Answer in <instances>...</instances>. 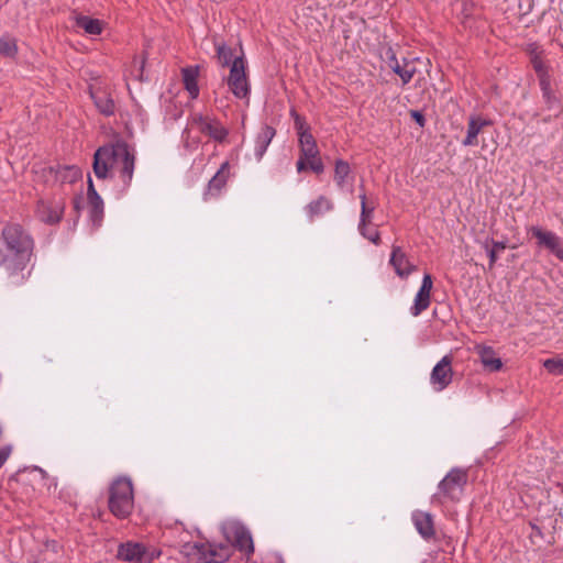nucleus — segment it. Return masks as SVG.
<instances>
[{
  "mask_svg": "<svg viewBox=\"0 0 563 563\" xmlns=\"http://www.w3.org/2000/svg\"><path fill=\"white\" fill-rule=\"evenodd\" d=\"M410 117L415 120V122L417 124H419V126L423 128L424 124H426V118L424 115L418 111V110H411L410 111Z\"/></svg>",
  "mask_w": 563,
  "mask_h": 563,
  "instance_id": "79ce46f5",
  "label": "nucleus"
},
{
  "mask_svg": "<svg viewBox=\"0 0 563 563\" xmlns=\"http://www.w3.org/2000/svg\"><path fill=\"white\" fill-rule=\"evenodd\" d=\"M18 52L16 42L13 37H0V55L5 57H13Z\"/></svg>",
  "mask_w": 563,
  "mask_h": 563,
  "instance_id": "72a5a7b5",
  "label": "nucleus"
},
{
  "mask_svg": "<svg viewBox=\"0 0 563 563\" xmlns=\"http://www.w3.org/2000/svg\"><path fill=\"white\" fill-rule=\"evenodd\" d=\"M385 56L388 67L400 77L402 85L409 84L416 74V67L407 62L406 58H404V64L401 65L391 47L386 49Z\"/></svg>",
  "mask_w": 563,
  "mask_h": 563,
  "instance_id": "9b49d317",
  "label": "nucleus"
},
{
  "mask_svg": "<svg viewBox=\"0 0 563 563\" xmlns=\"http://www.w3.org/2000/svg\"><path fill=\"white\" fill-rule=\"evenodd\" d=\"M194 121L201 133L209 135L218 142H223L229 134L228 130L217 119L197 115L194 118Z\"/></svg>",
  "mask_w": 563,
  "mask_h": 563,
  "instance_id": "2eb2a0df",
  "label": "nucleus"
},
{
  "mask_svg": "<svg viewBox=\"0 0 563 563\" xmlns=\"http://www.w3.org/2000/svg\"><path fill=\"white\" fill-rule=\"evenodd\" d=\"M2 240L5 245L2 262L7 263L9 258H12L15 268L23 269L33 253L34 241L32 236L20 224L12 223L3 228Z\"/></svg>",
  "mask_w": 563,
  "mask_h": 563,
  "instance_id": "f03ea898",
  "label": "nucleus"
},
{
  "mask_svg": "<svg viewBox=\"0 0 563 563\" xmlns=\"http://www.w3.org/2000/svg\"><path fill=\"white\" fill-rule=\"evenodd\" d=\"M411 520L423 540L430 541L435 538L434 519L430 512L415 510L411 515Z\"/></svg>",
  "mask_w": 563,
  "mask_h": 563,
  "instance_id": "4468645a",
  "label": "nucleus"
},
{
  "mask_svg": "<svg viewBox=\"0 0 563 563\" xmlns=\"http://www.w3.org/2000/svg\"><path fill=\"white\" fill-rule=\"evenodd\" d=\"M55 177L60 183L73 184L81 177V172L77 166H59L55 170Z\"/></svg>",
  "mask_w": 563,
  "mask_h": 563,
  "instance_id": "bb28decb",
  "label": "nucleus"
},
{
  "mask_svg": "<svg viewBox=\"0 0 563 563\" xmlns=\"http://www.w3.org/2000/svg\"><path fill=\"white\" fill-rule=\"evenodd\" d=\"M161 551L146 548L143 543L128 541L118 547L117 558L130 563H152L159 558Z\"/></svg>",
  "mask_w": 563,
  "mask_h": 563,
  "instance_id": "423d86ee",
  "label": "nucleus"
},
{
  "mask_svg": "<svg viewBox=\"0 0 563 563\" xmlns=\"http://www.w3.org/2000/svg\"><path fill=\"white\" fill-rule=\"evenodd\" d=\"M334 205L331 199L325 196H319L316 200H312L306 206V212L310 221L316 218L323 216L327 212L332 211Z\"/></svg>",
  "mask_w": 563,
  "mask_h": 563,
  "instance_id": "5701e85b",
  "label": "nucleus"
},
{
  "mask_svg": "<svg viewBox=\"0 0 563 563\" xmlns=\"http://www.w3.org/2000/svg\"><path fill=\"white\" fill-rule=\"evenodd\" d=\"M554 118H555V117H554V113H553V114H550V115L543 117V118L541 119V122H543V123H550Z\"/></svg>",
  "mask_w": 563,
  "mask_h": 563,
  "instance_id": "a18cd8bd",
  "label": "nucleus"
},
{
  "mask_svg": "<svg viewBox=\"0 0 563 563\" xmlns=\"http://www.w3.org/2000/svg\"><path fill=\"white\" fill-rule=\"evenodd\" d=\"M296 168H297L298 173L305 172L308 168V161H307V158L302 157L301 155H299V158H298V161L296 163Z\"/></svg>",
  "mask_w": 563,
  "mask_h": 563,
  "instance_id": "37998d69",
  "label": "nucleus"
},
{
  "mask_svg": "<svg viewBox=\"0 0 563 563\" xmlns=\"http://www.w3.org/2000/svg\"><path fill=\"white\" fill-rule=\"evenodd\" d=\"M74 209L78 212L81 208V197H76L73 200Z\"/></svg>",
  "mask_w": 563,
  "mask_h": 563,
  "instance_id": "c03bdc74",
  "label": "nucleus"
},
{
  "mask_svg": "<svg viewBox=\"0 0 563 563\" xmlns=\"http://www.w3.org/2000/svg\"><path fill=\"white\" fill-rule=\"evenodd\" d=\"M183 84L188 91L191 99H197L199 96V66H188L181 69Z\"/></svg>",
  "mask_w": 563,
  "mask_h": 563,
  "instance_id": "4be33fe9",
  "label": "nucleus"
},
{
  "mask_svg": "<svg viewBox=\"0 0 563 563\" xmlns=\"http://www.w3.org/2000/svg\"><path fill=\"white\" fill-rule=\"evenodd\" d=\"M538 80H539V86H540L542 95L553 91V89L551 87L550 73L545 74V75L538 76Z\"/></svg>",
  "mask_w": 563,
  "mask_h": 563,
  "instance_id": "58836bf2",
  "label": "nucleus"
},
{
  "mask_svg": "<svg viewBox=\"0 0 563 563\" xmlns=\"http://www.w3.org/2000/svg\"><path fill=\"white\" fill-rule=\"evenodd\" d=\"M476 351L481 363L486 369L497 372L503 367L501 360L496 356V352L492 346L478 345L476 346Z\"/></svg>",
  "mask_w": 563,
  "mask_h": 563,
  "instance_id": "b1692460",
  "label": "nucleus"
},
{
  "mask_svg": "<svg viewBox=\"0 0 563 563\" xmlns=\"http://www.w3.org/2000/svg\"><path fill=\"white\" fill-rule=\"evenodd\" d=\"M452 377V356L445 355L433 367L430 375V383L434 390L441 391L451 384Z\"/></svg>",
  "mask_w": 563,
  "mask_h": 563,
  "instance_id": "1a4fd4ad",
  "label": "nucleus"
},
{
  "mask_svg": "<svg viewBox=\"0 0 563 563\" xmlns=\"http://www.w3.org/2000/svg\"><path fill=\"white\" fill-rule=\"evenodd\" d=\"M76 25L82 29L86 33L91 35H99L102 32V22L98 19H92L87 15H78L76 18Z\"/></svg>",
  "mask_w": 563,
  "mask_h": 563,
  "instance_id": "a878e982",
  "label": "nucleus"
},
{
  "mask_svg": "<svg viewBox=\"0 0 563 563\" xmlns=\"http://www.w3.org/2000/svg\"><path fill=\"white\" fill-rule=\"evenodd\" d=\"M232 549L229 544L205 543V552L199 563H223L230 559Z\"/></svg>",
  "mask_w": 563,
  "mask_h": 563,
  "instance_id": "dca6fc26",
  "label": "nucleus"
},
{
  "mask_svg": "<svg viewBox=\"0 0 563 563\" xmlns=\"http://www.w3.org/2000/svg\"><path fill=\"white\" fill-rule=\"evenodd\" d=\"M222 531L230 547L245 553L250 559L254 553V543L249 529L239 521H229L223 525Z\"/></svg>",
  "mask_w": 563,
  "mask_h": 563,
  "instance_id": "39448f33",
  "label": "nucleus"
},
{
  "mask_svg": "<svg viewBox=\"0 0 563 563\" xmlns=\"http://www.w3.org/2000/svg\"><path fill=\"white\" fill-rule=\"evenodd\" d=\"M542 99L544 101L545 109L553 111L555 118H559L563 113V104L554 91L542 95Z\"/></svg>",
  "mask_w": 563,
  "mask_h": 563,
  "instance_id": "7c9ffc66",
  "label": "nucleus"
},
{
  "mask_svg": "<svg viewBox=\"0 0 563 563\" xmlns=\"http://www.w3.org/2000/svg\"><path fill=\"white\" fill-rule=\"evenodd\" d=\"M543 366L551 374H563V361L560 358H548L544 361Z\"/></svg>",
  "mask_w": 563,
  "mask_h": 563,
  "instance_id": "e433bc0d",
  "label": "nucleus"
},
{
  "mask_svg": "<svg viewBox=\"0 0 563 563\" xmlns=\"http://www.w3.org/2000/svg\"><path fill=\"white\" fill-rule=\"evenodd\" d=\"M12 446L5 445L0 448V468L4 465L9 456L11 455Z\"/></svg>",
  "mask_w": 563,
  "mask_h": 563,
  "instance_id": "a19ab883",
  "label": "nucleus"
},
{
  "mask_svg": "<svg viewBox=\"0 0 563 563\" xmlns=\"http://www.w3.org/2000/svg\"><path fill=\"white\" fill-rule=\"evenodd\" d=\"M358 231L365 239H367L375 245H378L380 243V234L377 230H369L367 229V225H365L364 228L358 227Z\"/></svg>",
  "mask_w": 563,
  "mask_h": 563,
  "instance_id": "4c0bfd02",
  "label": "nucleus"
},
{
  "mask_svg": "<svg viewBox=\"0 0 563 563\" xmlns=\"http://www.w3.org/2000/svg\"><path fill=\"white\" fill-rule=\"evenodd\" d=\"M351 174V167L347 162L338 159L334 168V181L340 189H343Z\"/></svg>",
  "mask_w": 563,
  "mask_h": 563,
  "instance_id": "c85d7f7f",
  "label": "nucleus"
},
{
  "mask_svg": "<svg viewBox=\"0 0 563 563\" xmlns=\"http://www.w3.org/2000/svg\"><path fill=\"white\" fill-rule=\"evenodd\" d=\"M276 135V130L267 124L262 125L258 131L255 143H254V157L256 161H261L271 144L272 140Z\"/></svg>",
  "mask_w": 563,
  "mask_h": 563,
  "instance_id": "aec40b11",
  "label": "nucleus"
},
{
  "mask_svg": "<svg viewBox=\"0 0 563 563\" xmlns=\"http://www.w3.org/2000/svg\"><path fill=\"white\" fill-rule=\"evenodd\" d=\"M185 556H187L188 559L192 560V561H196L197 563H199V558L202 556L203 552H205V543H185L183 547H181V551H180Z\"/></svg>",
  "mask_w": 563,
  "mask_h": 563,
  "instance_id": "2f4dec72",
  "label": "nucleus"
},
{
  "mask_svg": "<svg viewBox=\"0 0 563 563\" xmlns=\"http://www.w3.org/2000/svg\"><path fill=\"white\" fill-rule=\"evenodd\" d=\"M432 286L433 282L431 275L424 274L421 286L415 297L413 305L410 308V312L413 317H418L429 308Z\"/></svg>",
  "mask_w": 563,
  "mask_h": 563,
  "instance_id": "f8f14e48",
  "label": "nucleus"
},
{
  "mask_svg": "<svg viewBox=\"0 0 563 563\" xmlns=\"http://www.w3.org/2000/svg\"><path fill=\"white\" fill-rule=\"evenodd\" d=\"M108 507L118 519L128 518L134 508V493L129 477H117L109 487Z\"/></svg>",
  "mask_w": 563,
  "mask_h": 563,
  "instance_id": "7ed1b4c3",
  "label": "nucleus"
},
{
  "mask_svg": "<svg viewBox=\"0 0 563 563\" xmlns=\"http://www.w3.org/2000/svg\"><path fill=\"white\" fill-rule=\"evenodd\" d=\"M66 208V202L63 198L53 200H40L36 206L37 219L48 225H54L60 222Z\"/></svg>",
  "mask_w": 563,
  "mask_h": 563,
  "instance_id": "6e6552de",
  "label": "nucleus"
},
{
  "mask_svg": "<svg viewBox=\"0 0 563 563\" xmlns=\"http://www.w3.org/2000/svg\"><path fill=\"white\" fill-rule=\"evenodd\" d=\"M360 199H361V219H360L358 227L364 228L365 225H367L371 222L375 208L367 206L365 194L360 195Z\"/></svg>",
  "mask_w": 563,
  "mask_h": 563,
  "instance_id": "c9c22d12",
  "label": "nucleus"
},
{
  "mask_svg": "<svg viewBox=\"0 0 563 563\" xmlns=\"http://www.w3.org/2000/svg\"><path fill=\"white\" fill-rule=\"evenodd\" d=\"M483 247L486 250L489 258L488 268L493 269L498 260V253L506 249V243L487 239L483 243Z\"/></svg>",
  "mask_w": 563,
  "mask_h": 563,
  "instance_id": "cd10ccee",
  "label": "nucleus"
},
{
  "mask_svg": "<svg viewBox=\"0 0 563 563\" xmlns=\"http://www.w3.org/2000/svg\"><path fill=\"white\" fill-rule=\"evenodd\" d=\"M389 263L400 278H407L417 268L410 263L402 249L397 245H393Z\"/></svg>",
  "mask_w": 563,
  "mask_h": 563,
  "instance_id": "f3484780",
  "label": "nucleus"
},
{
  "mask_svg": "<svg viewBox=\"0 0 563 563\" xmlns=\"http://www.w3.org/2000/svg\"><path fill=\"white\" fill-rule=\"evenodd\" d=\"M308 168L311 169L316 174H321L324 169V165L320 158V155L314 156L313 158H307Z\"/></svg>",
  "mask_w": 563,
  "mask_h": 563,
  "instance_id": "ea45409f",
  "label": "nucleus"
},
{
  "mask_svg": "<svg viewBox=\"0 0 563 563\" xmlns=\"http://www.w3.org/2000/svg\"><path fill=\"white\" fill-rule=\"evenodd\" d=\"M298 141L300 147L299 155L302 157L313 158L320 154L316 139L311 133L298 136Z\"/></svg>",
  "mask_w": 563,
  "mask_h": 563,
  "instance_id": "393cba45",
  "label": "nucleus"
},
{
  "mask_svg": "<svg viewBox=\"0 0 563 563\" xmlns=\"http://www.w3.org/2000/svg\"><path fill=\"white\" fill-rule=\"evenodd\" d=\"M492 124L490 120L483 119L481 117H470L467 122L466 137L462 141L464 146H475L478 144L477 136L485 126Z\"/></svg>",
  "mask_w": 563,
  "mask_h": 563,
  "instance_id": "412c9836",
  "label": "nucleus"
},
{
  "mask_svg": "<svg viewBox=\"0 0 563 563\" xmlns=\"http://www.w3.org/2000/svg\"><path fill=\"white\" fill-rule=\"evenodd\" d=\"M530 232L538 240V245L545 247L563 262V241L560 236L540 227H532Z\"/></svg>",
  "mask_w": 563,
  "mask_h": 563,
  "instance_id": "9d476101",
  "label": "nucleus"
},
{
  "mask_svg": "<svg viewBox=\"0 0 563 563\" xmlns=\"http://www.w3.org/2000/svg\"><path fill=\"white\" fill-rule=\"evenodd\" d=\"M290 117L294 119V126L298 136L303 134H310V126L306 119L300 115L295 109L290 110Z\"/></svg>",
  "mask_w": 563,
  "mask_h": 563,
  "instance_id": "f704fd0d",
  "label": "nucleus"
},
{
  "mask_svg": "<svg viewBox=\"0 0 563 563\" xmlns=\"http://www.w3.org/2000/svg\"><path fill=\"white\" fill-rule=\"evenodd\" d=\"M90 97L98 111L106 115H113L115 112V103L111 95L101 88L90 89Z\"/></svg>",
  "mask_w": 563,
  "mask_h": 563,
  "instance_id": "a211bd4d",
  "label": "nucleus"
},
{
  "mask_svg": "<svg viewBox=\"0 0 563 563\" xmlns=\"http://www.w3.org/2000/svg\"><path fill=\"white\" fill-rule=\"evenodd\" d=\"M227 82L231 92L236 98H249L251 88L245 71L244 59L242 56L234 57Z\"/></svg>",
  "mask_w": 563,
  "mask_h": 563,
  "instance_id": "0eeeda50",
  "label": "nucleus"
},
{
  "mask_svg": "<svg viewBox=\"0 0 563 563\" xmlns=\"http://www.w3.org/2000/svg\"><path fill=\"white\" fill-rule=\"evenodd\" d=\"M134 166L135 155L123 141L99 147L93 156V173L97 178L106 179L115 169L125 187L131 185Z\"/></svg>",
  "mask_w": 563,
  "mask_h": 563,
  "instance_id": "f257e3e1",
  "label": "nucleus"
},
{
  "mask_svg": "<svg viewBox=\"0 0 563 563\" xmlns=\"http://www.w3.org/2000/svg\"><path fill=\"white\" fill-rule=\"evenodd\" d=\"M468 474L466 470L452 468L445 477L439 483V492L433 495V499L440 503L443 500H460L464 487L467 484Z\"/></svg>",
  "mask_w": 563,
  "mask_h": 563,
  "instance_id": "20e7f679",
  "label": "nucleus"
},
{
  "mask_svg": "<svg viewBox=\"0 0 563 563\" xmlns=\"http://www.w3.org/2000/svg\"><path fill=\"white\" fill-rule=\"evenodd\" d=\"M88 203L90 218L95 225H99L103 217V201L95 189L91 178L88 179Z\"/></svg>",
  "mask_w": 563,
  "mask_h": 563,
  "instance_id": "6ab92c4d",
  "label": "nucleus"
},
{
  "mask_svg": "<svg viewBox=\"0 0 563 563\" xmlns=\"http://www.w3.org/2000/svg\"><path fill=\"white\" fill-rule=\"evenodd\" d=\"M229 177L230 164L228 161H225L221 164L216 175L209 180L208 186L203 192V199L207 201L210 198L218 197L222 189L225 187Z\"/></svg>",
  "mask_w": 563,
  "mask_h": 563,
  "instance_id": "ddd939ff",
  "label": "nucleus"
},
{
  "mask_svg": "<svg viewBox=\"0 0 563 563\" xmlns=\"http://www.w3.org/2000/svg\"><path fill=\"white\" fill-rule=\"evenodd\" d=\"M530 57L531 65L537 77L550 73L549 65L542 59L541 52H539L537 47L530 49Z\"/></svg>",
  "mask_w": 563,
  "mask_h": 563,
  "instance_id": "c756f323",
  "label": "nucleus"
},
{
  "mask_svg": "<svg viewBox=\"0 0 563 563\" xmlns=\"http://www.w3.org/2000/svg\"><path fill=\"white\" fill-rule=\"evenodd\" d=\"M217 58L218 62L223 66L232 65L234 58H233V51L231 47L227 46L224 43H217Z\"/></svg>",
  "mask_w": 563,
  "mask_h": 563,
  "instance_id": "473e14b6",
  "label": "nucleus"
}]
</instances>
